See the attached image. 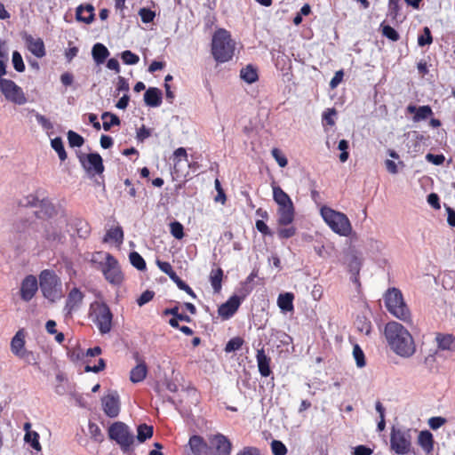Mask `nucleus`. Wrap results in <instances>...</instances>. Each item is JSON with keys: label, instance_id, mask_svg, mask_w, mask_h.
Instances as JSON below:
<instances>
[{"label": "nucleus", "instance_id": "f257e3e1", "mask_svg": "<svg viewBox=\"0 0 455 455\" xmlns=\"http://www.w3.org/2000/svg\"><path fill=\"white\" fill-rule=\"evenodd\" d=\"M385 337L391 349L399 356L409 358L416 351L415 342L409 331L397 322H389L385 327Z\"/></svg>", "mask_w": 455, "mask_h": 455}, {"label": "nucleus", "instance_id": "f03ea898", "mask_svg": "<svg viewBox=\"0 0 455 455\" xmlns=\"http://www.w3.org/2000/svg\"><path fill=\"white\" fill-rule=\"evenodd\" d=\"M99 264L105 279L112 285L119 286L124 281V274L117 259L108 252H96L92 259Z\"/></svg>", "mask_w": 455, "mask_h": 455}, {"label": "nucleus", "instance_id": "7ed1b4c3", "mask_svg": "<svg viewBox=\"0 0 455 455\" xmlns=\"http://www.w3.org/2000/svg\"><path fill=\"white\" fill-rule=\"evenodd\" d=\"M235 42L228 30H216L212 38V54L220 63L232 59L235 53Z\"/></svg>", "mask_w": 455, "mask_h": 455}, {"label": "nucleus", "instance_id": "20e7f679", "mask_svg": "<svg viewBox=\"0 0 455 455\" xmlns=\"http://www.w3.org/2000/svg\"><path fill=\"white\" fill-rule=\"evenodd\" d=\"M390 450L397 455H407L412 450V429L393 427L390 432Z\"/></svg>", "mask_w": 455, "mask_h": 455}, {"label": "nucleus", "instance_id": "39448f33", "mask_svg": "<svg viewBox=\"0 0 455 455\" xmlns=\"http://www.w3.org/2000/svg\"><path fill=\"white\" fill-rule=\"evenodd\" d=\"M321 215L333 232L342 236L350 235L352 231L351 223L344 213L323 206L321 208Z\"/></svg>", "mask_w": 455, "mask_h": 455}, {"label": "nucleus", "instance_id": "423d86ee", "mask_svg": "<svg viewBox=\"0 0 455 455\" xmlns=\"http://www.w3.org/2000/svg\"><path fill=\"white\" fill-rule=\"evenodd\" d=\"M385 304L395 317L407 322L410 320V311L403 301L402 292L396 288L388 289L385 294Z\"/></svg>", "mask_w": 455, "mask_h": 455}, {"label": "nucleus", "instance_id": "0eeeda50", "mask_svg": "<svg viewBox=\"0 0 455 455\" xmlns=\"http://www.w3.org/2000/svg\"><path fill=\"white\" fill-rule=\"evenodd\" d=\"M40 289L44 296L52 302L61 298V283L51 270H44L40 274Z\"/></svg>", "mask_w": 455, "mask_h": 455}, {"label": "nucleus", "instance_id": "6e6552de", "mask_svg": "<svg viewBox=\"0 0 455 455\" xmlns=\"http://www.w3.org/2000/svg\"><path fill=\"white\" fill-rule=\"evenodd\" d=\"M93 322L101 334L108 333L112 329L113 314L105 303H95L92 306Z\"/></svg>", "mask_w": 455, "mask_h": 455}, {"label": "nucleus", "instance_id": "1a4fd4ad", "mask_svg": "<svg viewBox=\"0 0 455 455\" xmlns=\"http://www.w3.org/2000/svg\"><path fill=\"white\" fill-rule=\"evenodd\" d=\"M0 76V92L4 98L14 104L24 105L27 102L26 95L21 87L10 79L2 78Z\"/></svg>", "mask_w": 455, "mask_h": 455}, {"label": "nucleus", "instance_id": "9d476101", "mask_svg": "<svg viewBox=\"0 0 455 455\" xmlns=\"http://www.w3.org/2000/svg\"><path fill=\"white\" fill-rule=\"evenodd\" d=\"M109 437L115 440L121 448L127 451L133 443V435L123 422H116L108 429Z\"/></svg>", "mask_w": 455, "mask_h": 455}, {"label": "nucleus", "instance_id": "9b49d317", "mask_svg": "<svg viewBox=\"0 0 455 455\" xmlns=\"http://www.w3.org/2000/svg\"><path fill=\"white\" fill-rule=\"evenodd\" d=\"M66 224L67 220L65 218H60L58 222L52 220L42 222V236L47 240L60 241L63 237V226Z\"/></svg>", "mask_w": 455, "mask_h": 455}, {"label": "nucleus", "instance_id": "f8f14e48", "mask_svg": "<svg viewBox=\"0 0 455 455\" xmlns=\"http://www.w3.org/2000/svg\"><path fill=\"white\" fill-rule=\"evenodd\" d=\"M79 161L90 175L100 174L104 171L102 158L98 153L81 155Z\"/></svg>", "mask_w": 455, "mask_h": 455}, {"label": "nucleus", "instance_id": "ddd939ff", "mask_svg": "<svg viewBox=\"0 0 455 455\" xmlns=\"http://www.w3.org/2000/svg\"><path fill=\"white\" fill-rule=\"evenodd\" d=\"M209 448L211 455H230L232 444L229 440L221 434L209 435Z\"/></svg>", "mask_w": 455, "mask_h": 455}, {"label": "nucleus", "instance_id": "4468645a", "mask_svg": "<svg viewBox=\"0 0 455 455\" xmlns=\"http://www.w3.org/2000/svg\"><path fill=\"white\" fill-rule=\"evenodd\" d=\"M25 338L26 333L24 330H19L11 340V351L15 356L28 360V357L32 355V352L26 349Z\"/></svg>", "mask_w": 455, "mask_h": 455}, {"label": "nucleus", "instance_id": "2eb2a0df", "mask_svg": "<svg viewBox=\"0 0 455 455\" xmlns=\"http://www.w3.org/2000/svg\"><path fill=\"white\" fill-rule=\"evenodd\" d=\"M102 407L104 412L110 418H116L120 411V400L116 391H110L102 397Z\"/></svg>", "mask_w": 455, "mask_h": 455}, {"label": "nucleus", "instance_id": "dca6fc26", "mask_svg": "<svg viewBox=\"0 0 455 455\" xmlns=\"http://www.w3.org/2000/svg\"><path fill=\"white\" fill-rule=\"evenodd\" d=\"M188 445L194 455H211L209 448V437L205 441L199 435H193L189 438Z\"/></svg>", "mask_w": 455, "mask_h": 455}, {"label": "nucleus", "instance_id": "f3484780", "mask_svg": "<svg viewBox=\"0 0 455 455\" xmlns=\"http://www.w3.org/2000/svg\"><path fill=\"white\" fill-rule=\"evenodd\" d=\"M277 205L278 224L287 226L292 223L295 215V209L292 201Z\"/></svg>", "mask_w": 455, "mask_h": 455}, {"label": "nucleus", "instance_id": "a211bd4d", "mask_svg": "<svg viewBox=\"0 0 455 455\" xmlns=\"http://www.w3.org/2000/svg\"><path fill=\"white\" fill-rule=\"evenodd\" d=\"M24 39L28 51L37 58L45 55L44 44L42 38L24 34Z\"/></svg>", "mask_w": 455, "mask_h": 455}, {"label": "nucleus", "instance_id": "6ab92c4d", "mask_svg": "<svg viewBox=\"0 0 455 455\" xmlns=\"http://www.w3.org/2000/svg\"><path fill=\"white\" fill-rule=\"evenodd\" d=\"M38 289L36 278L33 275H28L21 283L20 295L25 301H29L36 294Z\"/></svg>", "mask_w": 455, "mask_h": 455}, {"label": "nucleus", "instance_id": "aec40b11", "mask_svg": "<svg viewBox=\"0 0 455 455\" xmlns=\"http://www.w3.org/2000/svg\"><path fill=\"white\" fill-rule=\"evenodd\" d=\"M240 303V299L237 296H232L219 307L218 313L222 318L228 319L236 312Z\"/></svg>", "mask_w": 455, "mask_h": 455}, {"label": "nucleus", "instance_id": "412c9836", "mask_svg": "<svg viewBox=\"0 0 455 455\" xmlns=\"http://www.w3.org/2000/svg\"><path fill=\"white\" fill-rule=\"evenodd\" d=\"M144 101L148 107H159L162 103V92L156 87H149L144 93Z\"/></svg>", "mask_w": 455, "mask_h": 455}, {"label": "nucleus", "instance_id": "4be33fe9", "mask_svg": "<svg viewBox=\"0 0 455 455\" xmlns=\"http://www.w3.org/2000/svg\"><path fill=\"white\" fill-rule=\"evenodd\" d=\"M407 112L411 114H415L413 116L414 122H419L425 120L433 115L432 108L429 106H420L417 108L414 105H409L407 107Z\"/></svg>", "mask_w": 455, "mask_h": 455}, {"label": "nucleus", "instance_id": "5701e85b", "mask_svg": "<svg viewBox=\"0 0 455 455\" xmlns=\"http://www.w3.org/2000/svg\"><path fill=\"white\" fill-rule=\"evenodd\" d=\"M256 359H257V363H258V368H259V373L263 377L269 376L270 372H271L270 367H269L270 358L265 354V351L263 348L259 349L257 351Z\"/></svg>", "mask_w": 455, "mask_h": 455}, {"label": "nucleus", "instance_id": "b1692460", "mask_svg": "<svg viewBox=\"0 0 455 455\" xmlns=\"http://www.w3.org/2000/svg\"><path fill=\"white\" fill-rule=\"evenodd\" d=\"M418 443L426 453H431L434 449V438L431 432L428 430L420 431L418 436Z\"/></svg>", "mask_w": 455, "mask_h": 455}, {"label": "nucleus", "instance_id": "393cba45", "mask_svg": "<svg viewBox=\"0 0 455 455\" xmlns=\"http://www.w3.org/2000/svg\"><path fill=\"white\" fill-rule=\"evenodd\" d=\"M435 340L438 348L442 350L455 351V337L451 334H437Z\"/></svg>", "mask_w": 455, "mask_h": 455}, {"label": "nucleus", "instance_id": "a878e982", "mask_svg": "<svg viewBox=\"0 0 455 455\" xmlns=\"http://www.w3.org/2000/svg\"><path fill=\"white\" fill-rule=\"evenodd\" d=\"M348 269L350 273L354 275V282H357V275H359L361 266L363 263V259L361 256L356 253H352L348 256Z\"/></svg>", "mask_w": 455, "mask_h": 455}, {"label": "nucleus", "instance_id": "bb28decb", "mask_svg": "<svg viewBox=\"0 0 455 455\" xmlns=\"http://www.w3.org/2000/svg\"><path fill=\"white\" fill-rule=\"evenodd\" d=\"M92 54L94 61L99 65L102 64L109 55L108 48L100 43L93 45Z\"/></svg>", "mask_w": 455, "mask_h": 455}, {"label": "nucleus", "instance_id": "cd10ccee", "mask_svg": "<svg viewBox=\"0 0 455 455\" xmlns=\"http://www.w3.org/2000/svg\"><path fill=\"white\" fill-rule=\"evenodd\" d=\"M147 372V365L145 364V363L140 362L134 368L132 369L130 373V379L133 383L140 382L146 378Z\"/></svg>", "mask_w": 455, "mask_h": 455}, {"label": "nucleus", "instance_id": "c85d7f7f", "mask_svg": "<svg viewBox=\"0 0 455 455\" xmlns=\"http://www.w3.org/2000/svg\"><path fill=\"white\" fill-rule=\"evenodd\" d=\"M83 298V293L77 288H73L68 296L66 307L69 311L74 310L82 303Z\"/></svg>", "mask_w": 455, "mask_h": 455}, {"label": "nucleus", "instance_id": "c756f323", "mask_svg": "<svg viewBox=\"0 0 455 455\" xmlns=\"http://www.w3.org/2000/svg\"><path fill=\"white\" fill-rule=\"evenodd\" d=\"M294 295L291 292L282 293L278 296L277 305L283 310L290 312L293 310Z\"/></svg>", "mask_w": 455, "mask_h": 455}, {"label": "nucleus", "instance_id": "7c9ffc66", "mask_svg": "<svg viewBox=\"0 0 455 455\" xmlns=\"http://www.w3.org/2000/svg\"><path fill=\"white\" fill-rule=\"evenodd\" d=\"M94 17L93 7L88 4L86 7L79 6L76 10V19L89 24Z\"/></svg>", "mask_w": 455, "mask_h": 455}, {"label": "nucleus", "instance_id": "2f4dec72", "mask_svg": "<svg viewBox=\"0 0 455 455\" xmlns=\"http://www.w3.org/2000/svg\"><path fill=\"white\" fill-rule=\"evenodd\" d=\"M399 0H389L388 2V11H387V18L391 20L398 22L402 20L403 18V14L399 12Z\"/></svg>", "mask_w": 455, "mask_h": 455}, {"label": "nucleus", "instance_id": "473e14b6", "mask_svg": "<svg viewBox=\"0 0 455 455\" xmlns=\"http://www.w3.org/2000/svg\"><path fill=\"white\" fill-rule=\"evenodd\" d=\"M241 78L248 84H252L258 80V73L255 68L248 65L240 71Z\"/></svg>", "mask_w": 455, "mask_h": 455}, {"label": "nucleus", "instance_id": "72a5a7b5", "mask_svg": "<svg viewBox=\"0 0 455 455\" xmlns=\"http://www.w3.org/2000/svg\"><path fill=\"white\" fill-rule=\"evenodd\" d=\"M101 119L104 120L102 127L106 132L109 131L112 126L120 124L119 117L110 112H104L101 115Z\"/></svg>", "mask_w": 455, "mask_h": 455}, {"label": "nucleus", "instance_id": "f704fd0d", "mask_svg": "<svg viewBox=\"0 0 455 455\" xmlns=\"http://www.w3.org/2000/svg\"><path fill=\"white\" fill-rule=\"evenodd\" d=\"M273 199L277 204L291 202V197L279 186L273 185Z\"/></svg>", "mask_w": 455, "mask_h": 455}, {"label": "nucleus", "instance_id": "c9c22d12", "mask_svg": "<svg viewBox=\"0 0 455 455\" xmlns=\"http://www.w3.org/2000/svg\"><path fill=\"white\" fill-rule=\"evenodd\" d=\"M223 276V271L221 268L213 269L210 275V281L212 289L215 292H219L221 289V281Z\"/></svg>", "mask_w": 455, "mask_h": 455}, {"label": "nucleus", "instance_id": "e433bc0d", "mask_svg": "<svg viewBox=\"0 0 455 455\" xmlns=\"http://www.w3.org/2000/svg\"><path fill=\"white\" fill-rule=\"evenodd\" d=\"M51 146L57 152L60 161H65L67 159L68 156L60 137H56L52 140Z\"/></svg>", "mask_w": 455, "mask_h": 455}, {"label": "nucleus", "instance_id": "4c0bfd02", "mask_svg": "<svg viewBox=\"0 0 455 455\" xmlns=\"http://www.w3.org/2000/svg\"><path fill=\"white\" fill-rule=\"evenodd\" d=\"M124 239V232L121 227H116L108 231L104 240L105 241H115L117 243H122Z\"/></svg>", "mask_w": 455, "mask_h": 455}, {"label": "nucleus", "instance_id": "58836bf2", "mask_svg": "<svg viewBox=\"0 0 455 455\" xmlns=\"http://www.w3.org/2000/svg\"><path fill=\"white\" fill-rule=\"evenodd\" d=\"M137 439L142 443L153 435V427L146 424H140L137 429Z\"/></svg>", "mask_w": 455, "mask_h": 455}, {"label": "nucleus", "instance_id": "ea45409f", "mask_svg": "<svg viewBox=\"0 0 455 455\" xmlns=\"http://www.w3.org/2000/svg\"><path fill=\"white\" fill-rule=\"evenodd\" d=\"M8 62V52L4 42L0 40V76L6 74V63Z\"/></svg>", "mask_w": 455, "mask_h": 455}, {"label": "nucleus", "instance_id": "a19ab883", "mask_svg": "<svg viewBox=\"0 0 455 455\" xmlns=\"http://www.w3.org/2000/svg\"><path fill=\"white\" fill-rule=\"evenodd\" d=\"M24 441L27 443H29L33 449L37 451L42 450L41 444L39 443V435L37 432H28L25 434Z\"/></svg>", "mask_w": 455, "mask_h": 455}, {"label": "nucleus", "instance_id": "79ce46f5", "mask_svg": "<svg viewBox=\"0 0 455 455\" xmlns=\"http://www.w3.org/2000/svg\"><path fill=\"white\" fill-rule=\"evenodd\" d=\"M90 437L96 443H101L104 439V435L100 427L92 422L89 423L88 426Z\"/></svg>", "mask_w": 455, "mask_h": 455}, {"label": "nucleus", "instance_id": "37998d69", "mask_svg": "<svg viewBox=\"0 0 455 455\" xmlns=\"http://www.w3.org/2000/svg\"><path fill=\"white\" fill-rule=\"evenodd\" d=\"M131 264L138 270L146 269V262L144 259L137 252L132 251L129 255Z\"/></svg>", "mask_w": 455, "mask_h": 455}, {"label": "nucleus", "instance_id": "c03bdc74", "mask_svg": "<svg viewBox=\"0 0 455 455\" xmlns=\"http://www.w3.org/2000/svg\"><path fill=\"white\" fill-rule=\"evenodd\" d=\"M39 207L41 210L40 212H37V213L40 214V216L52 217L55 212V208L49 200H41Z\"/></svg>", "mask_w": 455, "mask_h": 455}, {"label": "nucleus", "instance_id": "a18cd8bd", "mask_svg": "<svg viewBox=\"0 0 455 455\" xmlns=\"http://www.w3.org/2000/svg\"><path fill=\"white\" fill-rule=\"evenodd\" d=\"M68 140L69 146L72 148H75V147L80 148L83 146V144L84 142V138L73 131H68Z\"/></svg>", "mask_w": 455, "mask_h": 455}, {"label": "nucleus", "instance_id": "49530a36", "mask_svg": "<svg viewBox=\"0 0 455 455\" xmlns=\"http://www.w3.org/2000/svg\"><path fill=\"white\" fill-rule=\"evenodd\" d=\"M353 356L355 360L357 367L362 368L365 366L364 354L357 344L353 347Z\"/></svg>", "mask_w": 455, "mask_h": 455}, {"label": "nucleus", "instance_id": "de8ad7c7", "mask_svg": "<svg viewBox=\"0 0 455 455\" xmlns=\"http://www.w3.org/2000/svg\"><path fill=\"white\" fill-rule=\"evenodd\" d=\"M121 59L126 65H135L140 60L139 56L129 50L122 52Z\"/></svg>", "mask_w": 455, "mask_h": 455}, {"label": "nucleus", "instance_id": "09e8293b", "mask_svg": "<svg viewBox=\"0 0 455 455\" xmlns=\"http://www.w3.org/2000/svg\"><path fill=\"white\" fill-rule=\"evenodd\" d=\"M170 231L176 239L180 240L184 237L183 226L178 221H173L170 224Z\"/></svg>", "mask_w": 455, "mask_h": 455}, {"label": "nucleus", "instance_id": "8fccbe9b", "mask_svg": "<svg viewBox=\"0 0 455 455\" xmlns=\"http://www.w3.org/2000/svg\"><path fill=\"white\" fill-rule=\"evenodd\" d=\"M243 343V340L240 337H235L231 339L225 347V351L230 353L238 350Z\"/></svg>", "mask_w": 455, "mask_h": 455}, {"label": "nucleus", "instance_id": "3c124183", "mask_svg": "<svg viewBox=\"0 0 455 455\" xmlns=\"http://www.w3.org/2000/svg\"><path fill=\"white\" fill-rule=\"evenodd\" d=\"M271 449L274 455H285L287 453V448L281 441H272Z\"/></svg>", "mask_w": 455, "mask_h": 455}, {"label": "nucleus", "instance_id": "603ef678", "mask_svg": "<svg viewBox=\"0 0 455 455\" xmlns=\"http://www.w3.org/2000/svg\"><path fill=\"white\" fill-rule=\"evenodd\" d=\"M12 64L13 68L18 72H23L25 69V65L22 60L21 55L18 52H13L12 53Z\"/></svg>", "mask_w": 455, "mask_h": 455}, {"label": "nucleus", "instance_id": "864d4df0", "mask_svg": "<svg viewBox=\"0 0 455 455\" xmlns=\"http://www.w3.org/2000/svg\"><path fill=\"white\" fill-rule=\"evenodd\" d=\"M139 15L144 23H149L154 20L156 13L150 9L141 8L139 12Z\"/></svg>", "mask_w": 455, "mask_h": 455}, {"label": "nucleus", "instance_id": "5fc2aeb1", "mask_svg": "<svg viewBox=\"0 0 455 455\" xmlns=\"http://www.w3.org/2000/svg\"><path fill=\"white\" fill-rule=\"evenodd\" d=\"M35 117L36 122L42 126L43 129L48 131L53 128V124H52V122L44 116L39 113H35Z\"/></svg>", "mask_w": 455, "mask_h": 455}, {"label": "nucleus", "instance_id": "6e6d98bb", "mask_svg": "<svg viewBox=\"0 0 455 455\" xmlns=\"http://www.w3.org/2000/svg\"><path fill=\"white\" fill-rule=\"evenodd\" d=\"M271 154L280 167H285L287 165V158L281 153L278 148H273Z\"/></svg>", "mask_w": 455, "mask_h": 455}, {"label": "nucleus", "instance_id": "4d7b16f0", "mask_svg": "<svg viewBox=\"0 0 455 455\" xmlns=\"http://www.w3.org/2000/svg\"><path fill=\"white\" fill-rule=\"evenodd\" d=\"M41 200L36 195L28 196L21 203L23 206H40Z\"/></svg>", "mask_w": 455, "mask_h": 455}, {"label": "nucleus", "instance_id": "13d9d810", "mask_svg": "<svg viewBox=\"0 0 455 455\" xmlns=\"http://www.w3.org/2000/svg\"><path fill=\"white\" fill-rule=\"evenodd\" d=\"M426 160L435 165H441L443 164L445 158L443 155H434L428 153L426 156Z\"/></svg>", "mask_w": 455, "mask_h": 455}, {"label": "nucleus", "instance_id": "bf43d9fd", "mask_svg": "<svg viewBox=\"0 0 455 455\" xmlns=\"http://www.w3.org/2000/svg\"><path fill=\"white\" fill-rule=\"evenodd\" d=\"M174 157H175V167L178 166L179 163L181 161V159H184L186 163H188V154L184 148H179L174 151Z\"/></svg>", "mask_w": 455, "mask_h": 455}, {"label": "nucleus", "instance_id": "052dcab7", "mask_svg": "<svg viewBox=\"0 0 455 455\" xmlns=\"http://www.w3.org/2000/svg\"><path fill=\"white\" fill-rule=\"evenodd\" d=\"M296 233V229L294 227L282 228L277 231L278 236L280 238H290L293 236Z\"/></svg>", "mask_w": 455, "mask_h": 455}, {"label": "nucleus", "instance_id": "680f3d73", "mask_svg": "<svg viewBox=\"0 0 455 455\" xmlns=\"http://www.w3.org/2000/svg\"><path fill=\"white\" fill-rule=\"evenodd\" d=\"M104 368H105V362L103 359L100 358V359H99L97 365L92 366L90 364V362H86V366H85L84 370L86 372H90V371L99 372V371H102Z\"/></svg>", "mask_w": 455, "mask_h": 455}, {"label": "nucleus", "instance_id": "e2e57ef3", "mask_svg": "<svg viewBox=\"0 0 455 455\" xmlns=\"http://www.w3.org/2000/svg\"><path fill=\"white\" fill-rule=\"evenodd\" d=\"M154 298V292L151 291H144L137 299V303L140 307L149 302Z\"/></svg>", "mask_w": 455, "mask_h": 455}, {"label": "nucleus", "instance_id": "0e129e2a", "mask_svg": "<svg viewBox=\"0 0 455 455\" xmlns=\"http://www.w3.org/2000/svg\"><path fill=\"white\" fill-rule=\"evenodd\" d=\"M432 36L430 30H424V34L419 36L418 44L419 46H425L432 43Z\"/></svg>", "mask_w": 455, "mask_h": 455}, {"label": "nucleus", "instance_id": "69168bd1", "mask_svg": "<svg viewBox=\"0 0 455 455\" xmlns=\"http://www.w3.org/2000/svg\"><path fill=\"white\" fill-rule=\"evenodd\" d=\"M445 422V419L442 417H432L428 420V425L432 429L435 430L441 427Z\"/></svg>", "mask_w": 455, "mask_h": 455}, {"label": "nucleus", "instance_id": "338daca9", "mask_svg": "<svg viewBox=\"0 0 455 455\" xmlns=\"http://www.w3.org/2000/svg\"><path fill=\"white\" fill-rule=\"evenodd\" d=\"M335 115H336V111L334 108L327 109V111H325L323 116V121H325L326 124L331 126L334 125L335 122H334L333 117Z\"/></svg>", "mask_w": 455, "mask_h": 455}, {"label": "nucleus", "instance_id": "774afa93", "mask_svg": "<svg viewBox=\"0 0 455 455\" xmlns=\"http://www.w3.org/2000/svg\"><path fill=\"white\" fill-rule=\"evenodd\" d=\"M343 76L344 73L342 70L337 71L330 82V87L331 89L336 88L341 83Z\"/></svg>", "mask_w": 455, "mask_h": 455}]
</instances>
